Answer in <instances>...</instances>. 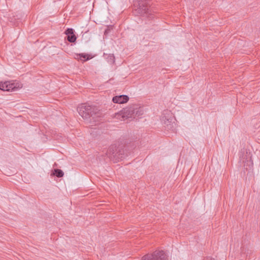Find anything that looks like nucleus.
<instances>
[{
  "label": "nucleus",
  "instance_id": "4",
  "mask_svg": "<svg viewBox=\"0 0 260 260\" xmlns=\"http://www.w3.org/2000/svg\"><path fill=\"white\" fill-rule=\"evenodd\" d=\"M166 254L163 251H155L152 254L143 256L141 260H166Z\"/></svg>",
  "mask_w": 260,
  "mask_h": 260
},
{
  "label": "nucleus",
  "instance_id": "9",
  "mask_svg": "<svg viewBox=\"0 0 260 260\" xmlns=\"http://www.w3.org/2000/svg\"><path fill=\"white\" fill-rule=\"evenodd\" d=\"M161 120L166 126L167 128L170 129L173 127L174 123V118L173 117H167L166 116L162 117Z\"/></svg>",
  "mask_w": 260,
  "mask_h": 260
},
{
  "label": "nucleus",
  "instance_id": "5",
  "mask_svg": "<svg viewBox=\"0 0 260 260\" xmlns=\"http://www.w3.org/2000/svg\"><path fill=\"white\" fill-rule=\"evenodd\" d=\"M120 113L118 116L120 115L123 118L132 117L135 115V107L134 106L126 107L121 110Z\"/></svg>",
  "mask_w": 260,
  "mask_h": 260
},
{
  "label": "nucleus",
  "instance_id": "2",
  "mask_svg": "<svg viewBox=\"0 0 260 260\" xmlns=\"http://www.w3.org/2000/svg\"><path fill=\"white\" fill-rule=\"evenodd\" d=\"M134 13L141 16L145 15L149 19L153 18L154 16L152 13L151 9L148 7L146 2L143 1L138 2V7L134 10Z\"/></svg>",
  "mask_w": 260,
  "mask_h": 260
},
{
  "label": "nucleus",
  "instance_id": "3",
  "mask_svg": "<svg viewBox=\"0 0 260 260\" xmlns=\"http://www.w3.org/2000/svg\"><path fill=\"white\" fill-rule=\"evenodd\" d=\"M128 147V145L124 146V148L121 150L119 148L117 147L116 145H112L108 150V154L109 157L113 156L114 157H122V155L125 153L127 155V152L129 151Z\"/></svg>",
  "mask_w": 260,
  "mask_h": 260
},
{
  "label": "nucleus",
  "instance_id": "15",
  "mask_svg": "<svg viewBox=\"0 0 260 260\" xmlns=\"http://www.w3.org/2000/svg\"><path fill=\"white\" fill-rule=\"evenodd\" d=\"M203 260H215L214 258H212L210 256L206 257L204 258Z\"/></svg>",
  "mask_w": 260,
  "mask_h": 260
},
{
  "label": "nucleus",
  "instance_id": "10",
  "mask_svg": "<svg viewBox=\"0 0 260 260\" xmlns=\"http://www.w3.org/2000/svg\"><path fill=\"white\" fill-rule=\"evenodd\" d=\"M243 162L244 163V169L246 171H250L253 168V161L251 158H247L245 160L243 158Z\"/></svg>",
  "mask_w": 260,
  "mask_h": 260
},
{
  "label": "nucleus",
  "instance_id": "7",
  "mask_svg": "<svg viewBox=\"0 0 260 260\" xmlns=\"http://www.w3.org/2000/svg\"><path fill=\"white\" fill-rule=\"evenodd\" d=\"M67 35L66 39L70 43H74L77 39V37L74 34V30L73 28H68L65 31Z\"/></svg>",
  "mask_w": 260,
  "mask_h": 260
},
{
  "label": "nucleus",
  "instance_id": "12",
  "mask_svg": "<svg viewBox=\"0 0 260 260\" xmlns=\"http://www.w3.org/2000/svg\"><path fill=\"white\" fill-rule=\"evenodd\" d=\"M106 57L107 59L108 62L110 63H114L115 62V57L113 54H109L106 55Z\"/></svg>",
  "mask_w": 260,
  "mask_h": 260
},
{
  "label": "nucleus",
  "instance_id": "6",
  "mask_svg": "<svg viewBox=\"0 0 260 260\" xmlns=\"http://www.w3.org/2000/svg\"><path fill=\"white\" fill-rule=\"evenodd\" d=\"M17 87L14 83H11L10 81H6L5 82H0V89L3 91H15Z\"/></svg>",
  "mask_w": 260,
  "mask_h": 260
},
{
  "label": "nucleus",
  "instance_id": "8",
  "mask_svg": "<svg viewBox=\"0 0 260 260\" xmlns=\"http://www.w3.org/2000/svg\"><path fill=\"white\" fill-rule=\"evenodd\" d=\"M129 98L126 95H120L115 96L112 99L114 103L124 104L128 102Z\"/></svg>",
  "mask_w": 260,
  "mask_h": 260
},
{
  "label": "nucleus",
  "instance_id": "11",
  "mask_svg": "<svg viewBox=\"0 0 260 260\" xmlns=\"http://www.w3.org/2000/svg\"><path fill=\"white\" fill-rule=\"evenodd\" d=\"M52 175L55 176L58 178H60V177H63V176L64 175V173L61 170L56 169H54Z\"/></svg>",
  "mask_w": 260,
  "mask_h": 260
},
{
  "label": "nucleus",
  "instance_id": "13",
  "mask_svg": "<svg viewBox=\"0 0 260 260\" xmlns=\"http://www.w3.org/2000/svg\"><path fill=\"white\" fill-rule=\"evenodd\" d=\"M143 114V109L141 107L139 108H135V116H140Z\"/></svg>",
  "mask_w": 260,
  "mask_h": 260
},
{
  "label": "nucleus",
  "instance_id": "1",
  "mask_svg": "<svg viewBox=\"0 0 260 260\" xmlns=\"http://www.w3.org/2000/svg\"><path fill=\"white\" fill-rule=\"evenodd\" d=\"M79 115L85 119L90 121L94 120L95 117L100 116V113L94 106H91L86 103L82 104L77 108Z\"/></svg>",
  "mask_w": 260,
  "mask_h": 260
},
{
  "label": "nucleus",
  "instance_id": "14",
  "mask_svg": "<svg viewBox=\"0 0 260 260\" xmlns=\"http://www.w3.org/2000/svg\"><path fill=\"white\" fill-rule=\"evenodd\" d=\"M79 55L80 56V59H82V58H83V60L84 61H86V60H89L90 59V58L89 57V55L87 54L81 53V54H79Z\"/></svg>",
  "mask_w": 260,
  "mask_h": 260
},
{
  "label": "nucleus",
  "instance_id": "16",
  "mask_svg": "<svg viewBox=\"0 0 260 260\" xmlns=\"http://www.w3.org/2000/svg\"><path fill=\"white\" fill-rule=\"evenodd\" d=\"M108 32V29L105 30V34H107Z\"/></svg>",
  "mask_w": 260,
  "mask_h": 260
}]
</instances>
